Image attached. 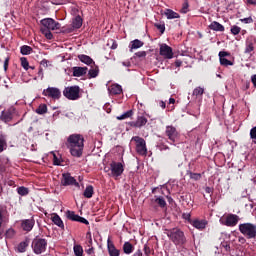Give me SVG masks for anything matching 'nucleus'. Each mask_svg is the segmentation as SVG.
I'll use <instances>...</instances> for the list:
<instances>
[{"label":"nucleus","instance_id":"de8ad7c7","mask_svg":"<svg viewBox=\"0 0 256 256\" xmlns=\"http://www.w3.org/2000/svg\"><path fill=\"white\" fill-rule=\"evenodd\" d=\"M189 11V3L185 2L182 6L181 13H188Z\"/></svg>","mask_w":256,"mask_h":256},{"label":"nucleus","instance_id":"13d9d810","mask_svg":"<svg viewBox=\"0 0 256 256\" xmlns=\"http://www.w3.org/2000/svg\"><path fill=\"white\" fill-rule=\"evenodd\" d=\"M40 65H41L42 67L47 68V67H49V61H48L47 59H43V60L40 62Z\"/></svg>","mask_w":256,"mask_h":256},{"label":"nucleus","instance_id":"f704fd0d","mask_svg":"<svg viewBox=\"0 0 256 256\" xmlns=\"http://www.w3.org/2000/svg\"><path fill=\"white\" fill-rule=\"evenodd\" d=\"M36 113L38 115H45L47 113V105L46 104H41L37 109Z\"/></svg>","mask_w":256,"mask_h":256},{"label":"nucleus","instance_id":"b1692460","mask_svg":"<svg viewBox=\"0 0 256 256\" xmlns=\"http://www.w3.org/2000/svg\"><path fill=\"white\" fill-rule=\"evenodd\" d=\"M52 222L54 225H57V227H60V229H65V224H63V220H61V217L58 214L53 215Z\"/></svg>","mask_w":256,"mask_h":256},{"label":"nucleus","instance_id":"6e6d98bb","mask_svg":"<svg viewBox=\"0 0 256 256\" xmlns=\"http://www.w3.org/2000/svg\"><path fill=\"white\" fill-rule=\"evenodd\" d=\"M219 59H225V57H227L229 55V53H227L226 51H220L219 52Z\"/></svg>","mask_w":256,"mask_h":256},{"label":"nucleus","instance_id":"ddd939ff","mask_svg":"<svg viewBox=\"0 0 256 256\" xmlns=\"http://www.w3.org/2000/svg\"><path fill=\"white\" fill-rule=\"evenodd\" d=\"M33 227H35V220L33 218L24 219L21 221V228L23 229V231L29 233V231L33 230Z\"/></svg>","mask_w":256,"mask_h":256},{"label":"nucleus","instance_id":"f3484780","mask_svg":"<svg viewBox=\"0 0 256 256\" xmlns=\"http://www.w3.org/2000/svg\"><path fill=\"white\" fill-rule=\"evenodd\" d=\"M130 127H137L141 128L144 127V125H147V118L144 116H138L136 121H132L129 123Z\"/></svg>","mask_w":256,"mask_h":256},{"label":"nucleus","instance_id":"393cba45","mask_svg":"<svg viewBox=\"0 0 256 256\" xmlns=\"http://www.w3.org/2000/svg\"><path fill=\"white\" fill-rule=\"evenodd\" d=\"M27 247H29V240L20 242L17 246L18 253H25L27 251Z\"/></svg>","mask_w":256,"mask_h":256},{"label":"nucleus","instance_id":"cd10ccee","mask_svg":"<svg viewBox=\"0 0 256 256\" xmlns=\"http://www.w3.org/2000/svg\"><path fill=\"white\" fill-rule=\"evenodd\" d=\"M93 193H94V190H93V186H87L86 189L84 190V197H86V199H91V197H93Z\"/></svg>","mask_w":256,"mask_h":256},{"label":"nucleus","instance_id":"9b49d317","mask_svg":"<svg viewBox=\"0 0 256 256\" xmlns=\"http://www.w3.org/2000/svg\"><path fill=\"white\" fill-rule=\"evenodd\" d=\"M160 55L164 59H173V48L167 44H160Z\"/></svg>","mask_w":256,"mask_h":256},{"label":"nucleus","instance_id":"c03bdc74","mask_svg":"<svg viewBox=\"0 0 256 256\" xmlns=\"http://www.w3.org/2000/svg\"><path fill=\"white\" fill-rule=\"evenodd\" d=\"M231 33H232V35H239V33H241V27L236 26V25L232 26Z\"/></svg>","mask_w":256,"mask_h":256},{"label":"nucleus","instance_id":"7c9ffc66","mask_svg":"<svg viewBox=\"0 0 256 256\" xmlns=\"http://www.w3.org/2000/svg\"><path fill=\"white\" fill-rule=\"evenodd\" d=\"M129 117H133V110H128L121 114L120 116H117L118 121H123V119H129Z\"/></svg>","mask_w":256,"mask_h":256},{"label":"nucleus","instance_id":"864d4df0","mask_svg":"<svg viewBox=\"0 0 256 256\" xmlns=\"http://www.w3.org/2000/svg\"><path fill=\"white\" fill-rule=\"evenodd\" d=\"M182 217H183V219H185V220L188 221L189 223H191V221H193V220H191V213H184V214L182 215Z\"/></svg>","mask_w":256,"mask_h":256},{"label":"nucleus","instance_id":"a211bd4d","mask_svg":"<svg viewBox=\"0 0 256 256\" xmlns=\"http://www.w3.org/2000/svg\"><path fill=\"white\" fill-rule=\"evenodd\" d=\"M190 224L192 226H194L195 229H199L200 231H202V229H205L207 227V221L206 220L196 219V220H192L190 222Z\"/></svg>","mask_w":256,"mask_h":256},{"label":"nucleus","instance_id":"4d7b16f0","mask_svg":"<svg viewBox=\"0 0 256 256\" xmlns=\"http://www.w3.org/2000/svg\"><path fill=\"white\" fill-rule=\"evenodd\" d=\"M86 253L88 255H94L95 254V249L93 248V246H90L88 249H86Z\"/></svg>","mask_w":256,"mask_h":256},{"label":"nucleus","instance_id":"e2e57ef3","mask_svg":"<svg viewBox=\"0 0 256 256\" xmlns=\"http://www.w3.org/2000/svg\"><path fill=\"white\" fill-rule=\"evenodd\" d=\"M38 77H40L41 80H43V68H40L38 71Z\"/></svg>","mask_w":256,"mask_h":256},{"label":"nucleus","instance_id":"8fccbe9b","mask_svg":"<svg viewBox=\"0 0 256 256\" xmlns=\"http://www.w3.org/2000/svg\"><path fill=\"white\" fill-rule=\"evenodd\" d=\"M15 235V230L13 229H8L6 231V237H8V239H11V237H13Z\"/></svg>","mask_w":256,"mask_h":256},{"label":"nucleus","instance_id":"aec40b11","mask_svg":"<svg viewBox=\"0 0 256 256\" xmlns=\"http://www.w3.org/2000/svg\"><path fill=\"white\" fill-rule=\"evenodd\" d=\"M83 75H87V67H74L73 68V76L74 77H83Z\"/></svg>","mask_w":256,"mask_h":256},{"label":"nucleus","instance_id":"c756f323","mask_svg":"<svg viewBox=\"0 0 256 256\" xmlns=\"http://www.w3.org/2000/svg\"><path fill=\"white\" fill-rule=\"evenodd\" d=\"M144 43L139 40V39H135L131 42V47L130 49H141V47H143Z\"/></svg>","mask_w":256,"mask_h":256},{"label":"nucleus","instance_id":"4c0bfd02","mask_svg":"<svg viewBox=\"0 0 256 256\" xmlns=\"http://www.w3.org/2000/svg\"><path fill=\"white\" fill-rule=\"evenodd\" d=\"M88 75L90 79H95L99 75V68H92L89 70Z\"/></svg>","mask_w":256,"mask_h":256},{"label":"nucleus","instance_id":"f8f14e48","mask_svg":"<svg viewBox=\"0 0 256 256\" xmlns=\"http://www.w3.org/2000/svg\"><path fill=\"white\" fill-rule=\"evenodd\" d=\"M61 184L64 187H67V185H79L77 183V181L75 180V178H73L72 175L69 174V173H66V174L62 175Z\"/></svg>","mask_w":256,"mask_h":256},{"label":"nucleus","instance_id":"9d476101","mask_svg":"<svg viewBox=\"0 0 256 256\" xmlns=\"http://www.w3.org/2000/svg\"><path fill=\"white\" fill-rule=\"evenodd\" d=\"M221 225H226V227H235L239 223V216L235 214H229L225 218L220 219Z\"/></svg>","mask_w":256,"mask_h":256},{"label":"nucleus","instance_id":"37998d69","mask_svg":"<svg viewBox=\"0 0 256 256\" xmlns=\"http://www.w3.org/2000/svg\"><path fill=\"white\" fill-rule=\"evenodd\" d=\"M21 66L25 71H29V61H27V58H21Z\"/></svg>","mask_w":256,"mask_h":256},{"label":"nucleus","instance_id":"1a4fd4ad","mask_svg":"<svg viewBox=\"0 0 256 256\" xmlns=\"http://www.w3.org/2000/svg\"><path fill=\"white\" fill-rule=\"evenodd\" d=\"M42 95H44V97H48L49 99L57 101L61 99V90L56 87H48L47 89L43 90Z\"/></svg>","mask_w":256,"mask_h":256},{"label":"nucleus","instance_id":"774afa93","mask_svg":"<svg viewBox=\"0 0 256 256\" xmlns=\"http://www.w3.org/2000/svg\"><path fill=\"white\" fill-rule=\"evenodd\" d=\"M133 256H143V252L141 250L136 251Z\"/></svg>","mask_w":256,"mask_h":256},{"label":"nucleus","instance_id":"338daca9","mask_svg":"<svg viewBox=\"0 0 256 256\" xmlns=\"http://www.w3.org/2000/svg\"><path fill=\"white\" fill-rule=\"evenodd\" d=\"M181 65H183V61H181V60H176L175 61V66L176 67H181Z\"/></svg>","mask_w":256,"mask_h":256},{"label":"nucleus","instance_id":"dca6fc26","mask_svg":"<svg viewBox=\"0 0 256 256\" xmlns=\"http://www.w3.org/2000/svg\"><path fill=\"white\" fill-rule=\"evenodd\" d=\"M166 135L169 138L170 141H172V143H175V141H177V129L173 126H167L166 127Z\"/></svg>","mask_w":256,"mask_h":256},{"label":"nucleus","instance_id":"473e14b6","mask_svg":"<svg viewBox=\"0 0 256 256\" xmlns=\"http://www.w3.org/2000/svg\"><path fill=\"white\" fill-rule=\"evenodd\" d=\"M205 93V89L202 88V87H196L194 90H193V97H201L203 94Z\"/></svg>","mask_w":256,"mask_h":256},{"label":"nucleus","instance_id":"69168bd1","mask_svg":"<svg viewBox=\"0 0 256 256\" xmlns=\"http://www.w3.org/2000/svg\"><path fill=\"white\" fill-rule=\"evenodd\" d=\"M53 157L54 165H59V159L57 158V155L53 154Z\"/></svg>","mask_w":256,"mask_h":256},{"label":"nucleus","instance_id":"3c124183","mask_svg":"<svg viewBox=\"0 0 256 256\" xmlns=\"http://www.w3.org/2000/svg\"><path fill=\"white\" fill-rule=\"evenodd\" d=\"M155 27L160 31V33H165V24H155Z\"/></svg>","mask_w":256,"mask_h":256},{"label":"nucleus","instance_id":"a18cd8bd","mask_svg":"<svg viewBox=\"0 0 256 256\" xmlns=\"http://www.w3.org/2000/svg\"><path fill=\"white\" fill-rule=\"evenodd\" d=\"M241 23H245L246 25H249L251 23H253V18L252 17H248V18H242L240 19Z\"/></svg>","mask_w":256,"mask_h":256},{"label":"nucleus","instance_id":"0eeeda50","mask_svg":"<svg viewBox=\"0 0 256 256\" xmlns=\"http://www.w3.org/2000/svg\"><path fill=\"white\" fill-rule=\"evenodd\" d=\"M79 86H68L64 89L63 95L66 97V99H69L70 101H77L79 99V93H80Z\"/></svg>","mask_w":256,"mask_h":256},{"label":"nucleus","instance_id":"f257e3e1","mask_svg":"<svg viewBox=\"0 0 256 256\" xmlns=\"http://www.w3.org/2000/svg\"><path fill=\"white\" fill-rule=\"evenodd\" d=\"M85 138L81 134H72L67 139V147L72 157H81L83 147H85Z\"/></svg>","mask_w":256,"mask_h":256},{"label":"nucleus","instance_id":"412c9836","mask_svg":"<svg viewBox=\"0 0 256 256\" xmlns=\"http://www.w3.org/2000/svg\"><path fill=\"white\" fill-rule=\"evenodd\" d=\"M209 29H211V31H220L221 33H223V31H225V26H223L221 23L217 21H213L209 25Z\"/></svg>","mask_w":256,"mask_h":256},{"label":"nucleus","instance_id":"20e7f679","mask_svg":"<svg viewBox=\"0 0 256 256\" xmlns=\"http://www.w3.org/2000/svg\"><path fill=\"white\" fill-rule=\"evenodd\" d=\"M32 249L35 255H41L47 251V240L45 238H35L32 241Z\"/></svg>","mask_w":256,"mask_h":256},{"label":"nucleus","instance_id":"423d86ee","mask_svg":"<svg viewBox=\"0 0 256 256\" xmlns=\"http://www.w3.org/2000/svg\"><path fill=\"white\" fill-rule=\"evenodd\" d=\"M239 231L249 239H254V237H256V226L251 223L240 224Z\"/></svg>","mask_w":256,"mask_h":256},{"label":"nucleus","instance_id":"79ce46f5","mask_svg":"<svg viewBox=\"0 0 256 256\" xmlns=\"http://www.w3.org/2000/svg\"><path fill=\"white\" fill-rule=\"evenodd\" d=\"M220 64L223 65L224 67H229V66L233 65V62L228 60L227 58H221Z\"/></svg>","mask_w":256,"mask_h":256},{"label":"nucleus","instance_id":"4468645a","mask_svg":"<svg viewBox=\"0 0 256 256\" xmlns=\"http://www.w3.org/2000/svg\"><path fill=\"white\" fill-rule=\"evenodd\" d=\"M107 249L110 256L121 255V252L119 251V249L115 247V244H113V241H111V238H108L107 240Z\"/></svg>","mask_w":256,"mask_h":256},{"label":"nucleus","instance_id":"052dcab7","mask_svg":"<svg viewBox=\"0 0 256 256\" xmlns=\"http://www.w3.org/2000/svg\"><path fill=\"white\" fill-rule=\"evenodd\" d=\"M144 253H145V255H151V248H149V246L145 245L144 246Z\"/></svg>","mask_w":256,"mask_h":256},{"label":"nucleus","instance_id":"680f3d73","mask_svg":"<svg viewBox=\"0 0 256 256\" xmlns=\"http://www.w3.org/2000/svg\"><path fill=\"white\" fill-rule=\"evenodd\" d=\"M9 67V57H7L4 61V71H7Z\"/></svg>","mask_w":256,"mask_h":256},{"label":"nucleus","instance_id":"c85d7f7f","mask_svg":"<svg viewBox=\"0 0 256 256\" xmlns=\"http://www.w3.org/2000/svg\"><path fill=\"white\" fill-rule=\"evenodd\" d=\"M66 217L67 219H69L70 221H79V215L78 214H75L73 211H67L66 213Z\"/></svg>","mask_w":256,"mask_h":256},{"label":"nucleus","instance_id":"f03ea898","mask_svg":"<svg viewBox=\"0 0 256 256\" xmlns=\"http://www.w3.org/2000/svg\"><path fill=\"white\" fill-rule=\"evenodd\" d=\"M41 28L40 31L42 35H45L46 39H53V33L51 31H57L61 29V24L55 21L53 18H44L40 21Z\"/></svg>","mask_w":256,"mask_h":256},{"label":"nucleus","instance_id":"a878e982","mask_svg":"<svg viewBox=\"0 0 256 256\" xmlns=\"http://www.w3.org/2000/svg\"><path fill=\"white\" fill-rule=\"evenodd\" d=\"M82 25H83V19L81 18V16H76L72 22V27H74V29H81Z\"/></svg>","mask_w":256,"mask_h":256},{"label":"nucleus","instance_id":"6ab92c4d","mask_svg":"<svg viewBox=\"0 0 256 256\" xmlns=\"http://www.w3.org/2000/svg\"><path fill=\"white\" fill-rule=\"evenodd\" d=\"M110 95H121L123 93V88L119 84H112L108 87Z\"/></svg>","mask_w":256,"mask_h":256},{"label":"nucleus","instance_id":"39448f33","mask_svg":"<svg viewBox=\"0 0 256 256\" xmlns=\"http://www.w3.org/2000/svg\"><path fill=\"white\" fill-rule=\"evenodd\" d=\"M109 171L110 173L108 175L110 177H113L114 179H118L119 177H121V175H123L125 168L123 167V163L112 161L110 163Z\"/></svg>","mask_w":256,"mask_h":256},{"label":"nucleus","instance_id":"ea45409f","mask_svg":"<svg viewBox=\"0 0 256 256\" xmlns=\"http://www.w3.org/2000/svg\"><path fill=\"white\" fill-rule=\"evenodd\" d=\"M74 255L83 256V247H81V245L74 246Z\"/></svg>","mask_w":256,"mask_h":256},{"label":"nucleus","instance_id":"c9c22d12","mask_svg":"<svg viewBox=\"0 0 256 256\" xmlns=\"http://www.w3.org/2000/svg\"><path fill=\"white\" fill-rule=\"evenodd\" d=\"M255 47L253 46V42L251 41H246V48L244 53L249 54L252 53V51H254Z\"/></svg>","mask_w":256,"mask_h":256},{"label":"nucleus","instance_id":"4be33fe9","mask_svg":"<svg viewBox=\"0 0 256 256\" xmlns=\"http://www.w3.org/2000/svg\"><path fill=\"white\" fill-rule=\"evenodd\" d=\"M78 59L79 61H81V63H84L85 65H95V62L88 55L81 54L78 56Z\"/></svg>","mask_w":256,"mask_h":256},{"label":"nucleus","instance_id":"0e129e2a","mask_svg":"<svg viewBox=\"0 0 256 256\" xmlns=\"http://www.w3.org/2000/svg\"><path fill=\"white\" fill-rule=\"evenodd\" d=\"M251 81H252L254 87H256V74L251 76Z\"/></svg>","mask_w":256,"mask_h":256},{"label":"nucleus","instance_id":"bb28decb","mask_svg":"<svg viewBox=\"0 0 256 256\" xmlns=\"http://www.w3.org/2000/svg\"><path fill=\"white\" fill-rule=\"evenodd\" d=\"M123 251L126 255H131V253H133V244L130 242H125L123 244Z\"/></svg>","mask_w":256,"mask_h":256},{"label":"nucleus","instance_id":"72a5a7b5","mask_svg":"<svg viewBox=\"0 0 256 256\" xmlns=\"http://www.w3.org/2000/svg\"><path fill=\"white\" fill-rule=\"evenodd\" d=\"M31 51H33V48L27 45H24L20 48V53L23 55H31Z\"/></svg>","mask_w":256,"mask_h":256},{"label":"nucleus","instance_id":"603ef678","mask_svg":"<svg viewBox=\"0 0 256 256\" xmlns=\"http://www.w3.org/2000/svg\"><path fill=\"white\" fill-rule=\"evenodd\" d=\"M250 137L256 141V126L250 130Z\"/></svg>","mask_w":256,"mask_h":256},{"label":"nucleus","instance_id":"6e6552de","mask_svg":"<svg viewBox=\"0 0 256 256\" xmlns=\"http://www.w3.org/2000/svg\"><path fill=\"white\" fill-rule=\"evenodd\" d=\"M132 141L136 142V151L139 155H147V143L145 142V139L134 136L132 137Z\"/></svg>","mask_w":256,"mask_h":256},{"label":"nucleus","instance_id":"5701e85b","mask_svg":"<svg viewBox=\"0 0 256 256\" xmlns=\"http://www.w3.org/2000/svg\"><path fill=\"white\" fill-rule=\"evenodd\" d=\"M164 15L167 19H179L181 16L179 13L171 10V9H166L164 12Z\"/></svg>","mask_w":256,"mask_h":256},{"label":"nucleus","instance_id":"09e8293b","mask_svg":"<svg viewBox=\"0 0 256 256\" xmlns=\"http://www.w3.org/2000/svg\"><path fill=\"white\" fill-rule=\"evenodd\" d=\"M135 55H136V57L141 59L143 57H147V52L146 51H139V52H136Z\"/></svg>","mask_w":256,"mask_h":256},{"label":"nucleus","instance_id":"a19ab883","mask_svg":"<svg viewBox=\"0 0 256 256\" xmlns=\"http://www.w3.org/2000/svg\"><path fill=\"white\" fill-rule=\"evenodd\" d=\"M3 221H5V209L0 207V236H1V227H3Z\"/></svg>","mask_w":256,"mask_h":256},{"label":"nucleus","instance_id":"2f4dec72","mask_svg":"<svg viewBox=\"0 0 256 256\" xmlns=\"http://www.w3.org/2000/svg\"><path fill=\"white\" fill-rule=\"evenodd\" d=\"M5 145H7V136L0 132V153H3Z\"/></svg>","mask_w":256,"mask_h":256},{"label":"nucleus","instance_id":"2eb2a0df","mask_svg":"<svg viewBox=\"0 0 256 256\" xmlns=\"http://www.w3.org/2000/svg\"><path fill=\"white\" fill-rule=\"evenodd\" d=\"M14 111L15 109H8V110L2 111L0 116L1 121H3L4 123H9V121H12Z\"/></svg>","mask_w":256,"mask_h":256},{"label":"nucleus","instance_id":"7ed1b4c3","mask_svg":"<svg viewBox=\"0 0 256 256\" xmlns=\"http://www.w3.org/2000/svg\"><path fill=\"white\" fill-rule=\"evenodd\" d=\"M166 235L176 245H184V243L187 241L185 238V233L178 228L166 230Z\"/></svg>","mask_w":256,"mask_h":256},{"label":"nucleus","instance_id":"bf43d9fd","mask_svg":"<svg viewBox=\"0 0 256 256\" xmlns=\"http://www.w3.org/2000/svg\"><path fill=\"white\" fill-rule=\"evenodd\" d=\"M190 177L191 179H195L197 181V179H201V174L191 173Z\"/></svg>","mask_w":256,"mask_h":256},{"label":"nucleus","instance_id":"e433bc0d","mask_svg":"<svg viewBox=\"0 0 256 256\" xmlns=\"http://www.w3.org/2000/svg\"><path fill=\"white\" fill-rule=\"evenodd\" d=\"M17 193L18 195H21L22 197H24L25 195H29V189L21 186L17 188Z\"/></svg>","mask_w":256,"mask_h":256},{"label":"nucleus","instance_id":"5fc2aeb1","mask_svg":"<svg viewBox=\"0 0 256 256\" xmlns=\"http://www.w3.org/2000/svg\"><path fill=\"white\" fill-rule=\"evenodd\" d=\"M78 223H83L84 225H89V220L79 216Z\"/></svg>","mask_w":256,"mask_h":256},{"label":"nucleus","instance_id":"49530a36","mask_svg":"<svg viewBox=\"0 0 256 256\" xmlns=\"http://www.w3.org/2000/svg\"><path fill=\"white\" fill-rule=\"evenodd\" d=\"M86 237L88 239L87 245L88 247H91V245H93V238L91 237V232H87Z\"/></svg>","mask_w":256,"mask_h":256},{"label":"nucleus","instance_id":"58836bf2","mask_svg":"<svg viewBox=\"0 0 256 256\" xmlns=\"http://www.w3.org/2000/svg\"><path fill=\"white\" fill-rule=\"evenodd\" d=\"M155 203H157V205H159V207H162V208L167 206V202L165 201V198H163V197L156 198Z\"/></svg>","mask_w":256,"mask_h":256}]
</instances>
